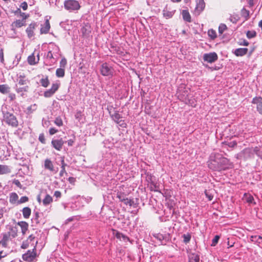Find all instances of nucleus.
<instances>
[{"instance_id":"nucleus-1","label":"nucleus","mask_w":262,"mask_h":262,"mask_svg":"<svg viewBox=\"0 0 262 262\" xmlns=\"http://www.w3.org/2000/svg\"><path fill=\"white\" fill-rule=\"evenodd\" d=\"M229 161L219 153H212L207 162L208 167L214 171L225 170L228 167Z\"/></svg>"},{"instance_id":"nucleus-2","label":"nucleus","mask_w":262,"mask_h":262,"mask_svg":"<svg viewBox=\"0 0 262 262\" xmlns=\"http://www.w3.org/2000/svg\"><path fill=\"white\" fill-rule=\"evenodd\" d=\"M18 229L16 226L8 225L7 227V231L1 234L2 246L7 247L8 243L17 236Z\"/></svg>"},{"instance_id":"nucleus-3","label":"nucleus","mask_w":262,"mask_h":262,"mask_svg":"<svg viewBox=\"0 0 262 262\" xmlns=\"http://www.w3.org/2000/svg\"><path fill=\"white\" fill-rule=\"evenodd\" d=\"M4 120L9 125L12 127H16L18 125V121L16 117L13 113L3 111Z\"/></svg>"},{"instance_id":"nucleus-4","label":"nucleus","mask_w":262,"mask_h":262,"mask_svg":"<svg viewBox=\"0 0 262 262\" xmlns=\"http://www.w3.org/2000/svg\"><path fill=\"white\" fill-rule=\"evenodd\" d=\"M64 7L67 10L70 12L77 11L80 8V4L76 0L65 1L64 2Z\"/></svg>"},{"instance_id":"nucleus-5","label":"nucleus","mask_w":262,"mask_h":262,"mask_svg":"<svg viewBox=\"0 0 262 262\" xmlns=\"http://www.w3.org/2000/svg\"><path fill=\"white\" fill-rule=\"evenodd\" d=\"M37 243L38 242L35 240L34 235L31 234L28 237L27 239L23 242L21 248L22 249H27L29 247H32L33 250H35Z\"/></svg>"},{"instance_id":"nucleus-6","label":"nucleus","mask_w":262,"mask_h":262,"mask_svg":"<svg viewBox=\"0 0 262 262\" xmlns=\"http://www.w3.org/2000/svg\"><path fill=\"white\" fill-rule=\"evenodd\" d=\"M109 112L110 115L112 120L115 121L117 124H119L122 127H125L126 125L124 121L122 120V116L120 115L118 111H115L114 114H111L112 108H107Z\"/></svg>"},{"instance_id":"nucleus-7","label":"nucleus","mask_w":262,"mask_h":262,"mask_svg":"<svg viewBox=\"0 0 262 262\" xmlns=\"http://www.w3.org/2000/svg\"><path fill=\"white\" fill-rule=\"evenodd\" d=\"M255 154L254 148H247L243 150L237 155V158H243L245 160L253 158Z\"/></svg>"},{"instance_id":"nucleus-8","label":"nucleus","mask_w":262,"mask_h":262,"mask_svg":"<svg viewBox=\"0 0 262 262\" xmlns=\"http://www.w3.org/2000/svg\"><path fill=\"white\" fill-rule=\"evenodd\" d=\"M100 73L104 76H113L114 74V70L106 63L102 64L100 67Z\"/></svg>"},{"instance_id":"nucleus-9","label":"nucleus","mask_w":262,"mask_h":262,"mask_svg":"<svg viewBox=\"0 0 262 262\" xmlns=\"http://www.w3.org/2000/svg\"><path fill=\"white\" fill-rule=\"evenodd\" d=\"M37 256L36 249L35 250L32 249V250H29L26 253H24L22 256V258L26 261L32 262Z\"/></svg>"},{"instance_id":"nucleus-10","label":"nucleus","mask_w":262,"mask_h":262,"mask_svg":"<svg viewBox=\"0 0 262 262\" xmlns=\"http://www.w3.org/2000/svg\"><path fill=\"white\" fill-rule=\"evenodd\" d=\"M218 56L215 52L205 53L203 55V60L208 63H213L216 61Z\"/></svg>"},{"instance_id":"nucleus-11","label":"nucleus","mask_w":262,"mask_h":262,"mask_svg":"<svg viewBox=\"0 0 262 262\" xmlns=\"http://www.w3.org/2000/svg\"><path fill=\"white\" fill-rule=\"evenodd\" d=\"M60 84L58 83H54L52 84L51 88L46 91L44 92L43 95L46 98L51 97L53 96L55 92L58 90Z\"/></svg>"},{"instance_id":"nucleus-12","label":"nucleus","mask_w":262,"mask_h":262,"mask_svg":"<svg viewBox=\"0 0 262 262\" xmlns=\"http://www.w3.org/2000/svg\"><path fill=\"white\" fill-rule=\"evenodd\" d=\"M251 103L256 105V111L262 115V97L260 96L254 97Z\"/></svg>"},{"instance_id":"nucleus-13","label":"nucleus","mask_w":262,"mask_h":262,"mask_svg":"<svg viewBox=\"0 0 262 262\" xmlns=\"http://www.w3.org/2000/svg\"><path fill=\"white\" fill-rule=\"evenodd\" d=\"M64 143H65V142L62 138L53 139L51 141L52 146L58 151H60L61 150Z\"/></svg>"},{"instance_id":"nucleus-14","label":"nucleus","mask_w":262,"mask_h":262,"mask_svg":"<svg viewBox=\"0 0 262 262\" xmlns=\"http://www.w3.org/2000/svg\"><path fill=\"white\" fill-rule=\"evenodd\" d=\"M127 187L122 186L119 187L117 193V198H118L120 201L122 200V199H125L128 194V192L126 190Z\"/></svg>"},{"instance_id":"nucleus-15","label":"nucleus","mask_w":262,"mask_h":262,"mask_svg":"<svg viewBox=\"0 0 262 262\" xmlns=\"http://www.w3.org/2000/svg\"><path fill=\"white\" fill-rule=\"evenodd\" d=\"M36 51H35L31 55L28 57V62L30 65H35L37 64L39 60V54L38 52L36 54Z\"/></svg>"},{"instance_id":"nucleus-16","label":"nucleus","mask_w":262,"mask_h":262,"mask_svg":"<svg viewBox=\"0 0 262 262\" xmlns=\"http://www.w3.org/2000/svg\"><path fill=\"white\" fill-rule=\"evenodd\" d=\"M205 7V3L204 0H197L196 1V7L195 8V13L199 15L204 10Z\"/></svg>"},{"instance_id":"nucleus-17","label":"nucleus","mask_w":262,"mask_h":262,"mask_svg":"<svg viewBox=\"0 0 262 262\" xmlns=\"http://www.w3.org/2000/svg\"><path fill=\"white\" fill-rule=\"evenodd\" d=\"M36 24L35 23H31L28 27L27 28L26 31L27 33L29 38H31L34 36V30L36 27Z\"/></svg>"},{"instance_id":"nucleus-18","label":"nucleus","mask_w":262,"mask_h":262,"mask_svg":"<svg viewBox=\"0 0 262 262\" xmlns=\"http://www.w3.org/2000/svg\"><path fill=\"white\" fill-rule=\"evenodd\" d=\"M44 166L45 169L55 173L57 172V170L55 169L52 162L49 159H47L45 160Z\"/></svg>"},{"instance_id":"nucleus-19","label":"nucleus","mask_w":262,"mask_h":262,"mask_svg":"<svg viewBox=\"0 0 262 262\" xmlns=\"http://www.w3.org/2000/svg\"><path fill=\"white\" fill-rule=\"evenodd\" d=\"M50 29V25L49 21L48 19H46L45 23L43 25H41V27L40 28V33L41 34H47L49 31Z\"/></svg>"},{"instance_id":"nucleus-20","label":"nucleus","mask_w":262,"mask_h":262,"mask_svg":"<svg viewBox=\"0 0 262 262\" xmlns=\"http://www.w3.org/2000/svg\"><path fill=\"white\" fill-rule=\"evenodd\" d=\"M17 81V84L19 85H27V84L29 83V80L27 79L24 75H20L18 77Z\"/></svg>"},{"instance_id":"nucleus-21","label":"nucleus","mask_w":262,"mask_h":262,"mask_svg":"<svg viewBox=\"0 0 262 262\" xmlns=\"http://www.w3.org/2000/svg\"><path fill=\"white\" fill-rule=\"evenodd\" d=\"M16 89L15 91L18 93L21 96H24V92H26L28 91L29 86L28 85H25L22 87H18L17 84L15 85Z\"/></svg>"},{"instance_id":"nucleus-22","label":"nucleus","mask_w":262,"mask_h":262,"mask_svg":"<svg viewBox=\"0 0 262 262\" xmlns=\"http://www.w3.org/2000/svg\"><path fill=\"white\" fill-rule=\"evenodd\" d=\"M18 196L15 192H12L9 194V202L12 204H17Z\"/></svg>"},{"instance_id":"nucleus-23","label":"nucleus","mask_w":262,"mask_h":262,"mask_svg":"<svg viewBox=\"0 0 262 262\" xmlns=\"http://www.w3.org/2000/svg\"><path fill=\"white\" fill-rule=\"evenodd\" d=\"M248 51L247 48H238L234 51V53L236 56H242L246 55Z\"/></svg>"},{"instance_id":"nucleus-24","label":"nucleus","mask_w":262,"mask_h":262,"mask_svg":"<svg viewBox=\"0 0 262 262\" xmlns=\"http://www.w3.org/2000/svg\"><path fill=\"white\" fill-rule=\"evenodd\" d=\"M17 225L21 228V230L23 234H26L27 231L28 229L29 225L28 224L24 221L18 222Z\"/></svg>"},{"instance_id":"nucleus-25","label":"nucleus","mask_w":262,"mask_h":262,"mask_svg":"<svg viewBox=\"0 0 262 262\" xmlns=\"http://www.w3.org/2000/svg\"><path fill=\"white\" fill-rule=\"evenodd\" d=\"M244 199L246 202L250 204H256V202L254 201L253 196L250 194L245 193L244 195Z\"/></svg>"},{"instance_id":"nucleus-26","label":"nucleus","mask_w":262,"mask_h":262,"mask_svg":"<svg viewBox=\"0 0 262 262\" xmlns=\"http://www.w3.org/2000/svg\"><path fill=\"white\" fill-rule=\"evenodd\" d=\"M250 241L255 244H257L258 245L262 244V236L260 235H251L250 236Z\"/></svg>"},{"instance_id":"nucleus-27","label":"nucleus","mask_w":262,"mask_h":262,"mask_svg":"<svg viewBox=\"0 0 262 262\" xmlns=\"http://www.w3.org/2000/svg\"><path fill=\"white\" fill-rule=\"evenodd\" d=\"M113 139H108L104 140L103 142V146L106 148L111 149L114 146V143Z\"/></svg>"},{"instance_id":"nucleus-28","label":"nucleus","mask_w":262,"mask_h":262,"mask_svg":"<svg viewBox=\"0 0 262 262\" xmlns=\"http://www.w3.org/2000/svg\"><path fill=\"white\" fill-rule=\"evenodd\" d=\"M169 235L168 234H162L160 233H157L154 235V237L156 238L157 239L160 241L161 242V244H163V241H165L166 242L168 240Z\"/></svg>"},{"instance_id":"nucleus-29","label":"nucleus","mask_w":262,"mask_h":262,"mask_svg":"<svg viewBox=\"0 0 262 262\" xmlns=\"http://www.w3.org/2000/svg\"><path fill=\"white\" fill-rule=\"evenodd\" d=\"M181 14L183 19L187 22H191V16L187 10H183Z\"/></svg>"},{"instance_id":"nucleus-30","label":"nucleus","mask_w":262,"mask_h":262,"mask_svg":"<svg viewBox=\"0 0 262 262\" xmlns=\"http://www.w3.org/2000/svg\"><path fill=\"white\" fill-rule=\"evenodd\" d=\"M81 32L84 36L88 35L91 32L90 26L88 24L83 26L81 29Z\"/></svg>"},{"instance_id":"nucleus-31","label":"nucleus","mask_w":262,"mask_h":262,"mask_svg":"<svg viewBox=\"0 0 262 262\" xmlns=\"http://www.w3.org/2000/svg\"><path fill=\"white\" fill-rule=\"evenodd\" d=\"M10 171V169L8 166L0 164V175L9 173Z\"/></svg>"},{"instance_id":"nucleus-32","label":"nucleus","mask_w":262,"mask_h":262,"mask_svg":"<svg viewBox=\"0 0 262 262\" xmlns=\"http://www.w3.org/2000/svg\"><path fill=\"white\" fill-rule=\"evenodd\" d=\"M25 25H26V21L24 20H20V19L16 20V21H14L12 24V26L13 27H15V28H20L21 27L25 26Z\"/></svg>"},{"instance_id":"nucleus-33","label":"nucleus","mask_w":262,"mask_h":262,"mask_svg":"<svg viewBox=\"0 0 262 262\" xmlns=\"http://www.w3.org/2000/svg\"><path fill=\"white\" fill-rule=\"evenodd\" d=\"M122 203L126 205H128L129 206H134L135 202L133 199H131L130 198H128L127 197L125 199H122V200L121 201Z\"/></svg>"},{"instance_id":"nucleus-34","label":"nucleus","mask_w":262,"mask_h":262,"mask_svg":"<svg viewBox=\"0 0 262 262\" xmlns=\"http://www.w3.org/2000/svg\"><path fill=\"white\" fill-rule=\"evenodd\" d=\"M31 212V210L29 207H24L22 210L23 215L24 218H29Z\"/></svg>"},{"instance_id":"nucleus-35","label":"nucleus","mask_w":262,"mask_h":262,"mask_svg":"<svg viewBox=\"0 0 262 262\" xmlns=\"http://www.w3.org/2000/svg\"><path fill=\"white\" fill-rule=\"evenodd\" d=\"M174 13V11H168L167 9L165 8L163 10V14L164 17H165L166 19L170 18L172 17Z\"/></svg>"},{"instance_id":"nucleus-36","label":"nucleus","mask_w":262,"mask_h":262,"mask_svg":"<svg viewBox=\"0 0 262 262\" xmlns=\"http://www.w3.org/2000/svg\"><path fill=\"white\" fill-rule=\"evenodd\" d=\"M10 87L7 84L0 85V92L3 94H7L10 91Z\"/></svg>"},{"instance_id":"nucleus-37","label":"nucleus","mask_w":262,"mask_h":262,"mask_svg":"<svg viewBox=\"0 0 262 262\" xmlns=\"http://www.w3.org/2000/svg\"><path fill=\"white\" fill-rule=\"evenodd\" d=\"M189 262H200V257L195 253H191L189 256Z\"/></svg>"},{"instance_id":"nucleus-38","label":"nucleus","mask_w":262,"mask_h":262,"mask_svg":"<svg viewBox=\"0 0 262 262\" xmlns=\"http://www.w3.org/2000/svg\"><path fill=\"white\" fill-rule=\"evenodd\" d=\"M52 198L49 194H46L45 198L42 201V203L44 206H47L52 202Z\"/></svg>"},{"instance_id":"nucleus-39","label":"nucleus","mask_w":262,"mask_h":262,"mask_svg":"<svg viewBox=\"0 0 262 262\" xmlns=\"http://www.w3.org/2000/svg\"><path fill=\"white\" fill-rule=\"evenodd\" d=\"M65 74L64 69L62 68H58L56 71V76L57 77L61 78L63 77Z\"/></svg>"},{"instance_id":"nucleus-40","label":"nucleus","mask_w":262,"mask_h":262,"mask_svg":"<svg viewBox=\"0 0 262 262\" xmlns=\"http://www.w3.org/2000/svg\"><path fill=\"white\" fill-rule=\"evenodd\" d=\"M208 36L211 39L214 40L217 37V34L215 30L212 29L208 30L207 32Z\"/></svg>"},{"instance_id":"nucleus-41","label":"nucleus","mask_w":262,"mask_h":262,"mask_svg":"<svg viewBox=\"0 0 262 262\" xmlns=\"http://www.w3.org/2000/svg\"><path fill=\"white\" fill-rule=\"evenodd\" d=\"M242 16L247 20L249 17V11L246 10L245 8H243L241 11Z\"/></svg>"},{"instance_id":"nucleus-42","label":"nucleus","mask_w":262,"mask_h":262,"mask_svg":"<svg viewBox=\"0 0 262 262\" xmlns=\"http://www.w3.org/2000/svg\"><path fill=\"white\" fill-rule=\"evenodd\" d=\"M183 238V242L185 244L188 243L191 239V235L189 233L184 234L182 236Z\"/></svg>"},{"instance_id":"nucleus-43","label":"nucleus","mask_w":262,"mask_h":262,"mask_svg":"<svg viewBox=\"0 0 262 262\" xmlns=\"http://www.w3.org/2000/svg\"><path fill=\"white\" fill-rule=\"evenodd\" d=\"M40 83L41 85L45 88H47L49 84V80L47 77L45 78H42L40 80Z\"/></svg>"},{"instance_id":"nucleus-44","label":"nucleus","mask_w":262,"mask_h":262,"mask_svg":"<svg viewBox=\"0 0 262 262\" xmlns=\"http://www.w3.org/2000/svg\"><path fill=\"white\" fill-rule=\"evenodd\" d=\"M227 29V27L225 24H221L219 27V33L220 34H222Z\"/></svg>"},{"instance_id":"nucleus-45","label":"nucleus","mask_w":262,"mask_h":262,"mask_svg":"<svg viewBox=\"0 0 262 262\" xmlns=\"http://www.w3.org/2000/svg\"><path fill=\"white\" fill-rule=\"evenodd\" d=\"M255 154L259 158L262 159V147H255Z\"/></svg>"},{"instance_id":"nucleus-46","label":"nucleus","mask_w":262,"mask_h":262,"mask_svg":"<svg viewBox=\"0 0 262 262\" xmlns=\"http://www.w3.org/2000/svg\"><path fill=\"white\" fill-rule=\"evenodd\" d=\"M54 123L58 126L60 127L63 125V122L61 118L59 117L55 118Z\"/></svg>"},{"instance_id":"nucleus-47","label":"nucleus","mask_w":262,"mask_h":262,"mask_svg":"<svg viewBox=\"0 0 262 262\" xmlns=\"http://www.w3.org/2000/svg\"><path fill=\"white\" fill-rule=\"evenodd\" d=\"M246 35H247V37L248 38L250 39V38L254 37L256 36V33L255 31H248Z\"/></svg>"},{"instance_id":"nucleus-48","label":"nucleus","mask_w":262,"mask_h":262,"mask_svg":"<svg viewBox=\"0 0 262 262\" xmlns=\"http://www.w3.org/2000/svg\"><path fill=\"white\" fill-rule=\"evenodd\" d=\"M220 238V236L219 235H215L212 240L211 246H215L218 243Z\"/></svg>"},{"instance_id":"nucleus-49","label":"nucleus","mask_w":262,"mask_h":262,"mask_svg":"<svg viewBox=\"0 0 262 262\" xmlns=\"http://www.w3.org/2000/svg\"><path fill=\"white\" fill-rule=\"evenodd\" d=\"M28 200H29V199L27 196H22L17 201V205L27 202L28 201Z\"/></svg>"},{"instance_id":"nucleus-50","label":"nucleus","mask_w":262,"mask_h":262,"mask_svg":"<svg viewBox=\"0 0 262 262\" xmlns=\"http://www.w3.org/2000/svg\"><path fill=\"white\" fill-rule=\"evenodd\" d=\"M239 19V17L237 15L231 16L229 18V20L233 24H236Z\"/></svg>"},{"instance_id":"nucleus-51","label":"nucleus","mask_w":262,"mask_h":262,"mask_svg":"<svg viewBox=\"0 0 262 262\" xmlns=\"http://www.w3.org/2000/svg\"><path fill=\"white\" fill-rule=\"evenodd\" d=\"M67 64V59L65 58H62L60 61V68L64 69Z\"/></svg>"},{"instance_id":"nucleus-52","label":"nucleus","mask_w":262,"mask_h":262,"mask_svg":"<svg viewBox=\"0 0 262 262\" xmlns=\"http://www.w3.org/2000/svg\"><path fill=\"white\" fill-rule=\"evenodd\" d=\"M75 141V137H73L72 139H70L68 140L67 141H64L65 143H67L68 146H71L73 145Z\"/></svg>"},{"instance_id":"nucleus-53","label":"nucleus","mask_w":262,"mask_h":262,"mask_svg":"<svg viewBox=\"0 0 262 262\" xmlns=\"http://www.w3.org/2000/svg\"><path fill=\"white\" fill-rule=\"evenodd\" d=\"M114 234H115L116 237L120 240H121L122 237L123 235V233L117 231H116L115 232H114Z\"/></svg>"},{"instance_id":"nucleus-54","label":"nucleus","mask_w":262,"mask_h":262,"mask_svg":"<svg viewBox=\"0 0 262 262\" xmlns=\"http://www.w3.org/2000/svg\"><path fill=\"white\" fill-rule=\"evenodd\" d=\"M36 109V105L33 104V105H31L27 108V110L29 112L32 113L33 111Z\"/></svg>"},{"instance_id":"nucleus-55","label":"nucleus","mask_w":262,"mask_h":262,"mask_svg":"<svg viewBox=\"0 0 262 262\" xmlns=\"http://www.w3.org/2000/svg\"><path fill=\"white\" fill-rule=\"evenodd\" d=\"M58 132V129L54 127H51L49 129V133L51 135H53Z\"/></svg>"},{"instance_id":"nucleus-56","label":"nucleus","mask_w":262,"mask_h":262,"mask_svg":"<svg viewBox=\"0 0 262 262\" xmlns=\"http://www.w3.org/2000/svg\"><path fill=\"white\" fill-rule=\"evenodd\" d=\"M20 7L24 10H26L28 8V4L27 3V2H23Z\"/></svg>"},{"instance_id":"nucleus-57","label":"nucleus","mask_w":262,"mask_h":262,"mask_svg":"<svg viewBox=\"0 0 262 262\" xmlns=\"http://www.w3.org/2000/svg\"><path fill=\"white\" fill-rule=\"evenodd\" d=\"M8 98H9L10 101H14L16 98L15 94L14 93H10L9 94Z\"/></svg>"},{"instance_id":"nucleus-58","label":"nucleus","mask_w":262,"mask_h":262,"mask_svg":"<svg viewBox=\"0 0 262 262\" xmlns=\"http://www.w3.org/2000/svg\"><path fill=\"white\" fill-rule=\"evenodd\" d=\"M46 56L47 59H51L54 58L53 54L51 51H49Z\"/></svg>"},{"instance_id":"nucleus-59","label":"nucleus","mask_w":262,"mask_h":262,"mask_svg":"<svg viewBox=\"0 0 262 262\" xmlns=\"http://www.w3.org/2000/svg\"><path fill=\"white\" fill-rule=\"evenodd\" d=\"M13 183L16 185L18 187L20 188H21L22 187V185L21 184L20 182H19V180H15L14 181H13Z\"/></svg>"},{"instance_id":"nucleus-60","label":"nucleus","mask_w":262,"mask_h":262,"mask_svg":"<svg viewBox=\"0 0 262 262\" xmlns=\"http://www.w3.org/2000/svg\"><path fill=\"white\" fill-rule=\"evenodd\" d=\"M67 164L65 163L64 160V157H61V168H66V166H67Z\"/></svg>"},{"instance_id":"nucleus-61","label":"nucleus","mask_w":262,"mask_h":262,"mask_svg":"<svg viewBox=\"0 0 262 262\" xmlns=\"http://www.w3.org/2000/svg\"><path fill=\"white\" fill-rule=\"evenodd\" d=\"M61 194L59 191H55L54 193V196L56 198H60L61 197Z\"/></svg>"},{"instance_id":"nucleus-62","label":"nucleus","mask_w":262,"mask_h":262,"mask_svg":"<svg viewBox=\"0 0 262 262\" xmlns=\"http://www.w3.org/2000/svg\"><path fill=\"white\" fill-rule=\"evenodd\" d=\"M206 197L208 199L209 201H211L213 199V195L211 194H209L206 191L205 192Z\"/></svg>"},{"instance_id":"nucleus-63","label":"nucleus","mask_w":262,"mask_h":262,"mask_svg":"<svg viewBox=\"0 0 262 262\" xmlns=\"http://www.w3.org/2000/svg\"><path fill=\"white\" fill-rule=\"evenodd\" d=\"M240 45L247 46L249 45V42L245 39L241 41Z\"/></svg>"},{"instance_id":"nucleus-64","label":"nucleus","mask_w":262,"mask_h":262,"mask_svg":"<svg viewBox=\"0 0 262 262\" xmlns=\"http://www.w3.org/2000/svg\"><path fill=\"white\" fill-rule=\"evenodd\" d=\"M39 140L42 143H45V139L43 134H40L39 136Z\"/></svg>"}]
</instances>
